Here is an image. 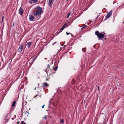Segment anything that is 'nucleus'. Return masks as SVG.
<instances>
[{
	"instance_id": "38",
	"label": "nucleus",
	"mask_w": 124,
	"mask_h": 124,
	"mask_svg": "<svg viewBox=\"0 0 124 124\" xmlns=\"http://www.w3.org/2000/svg\"><path fill=\"white\" fill-rule=\"evenodd\" d=\"M85 117H84V119H85Z\"/></svg>"
},
{
	"instance_id": "3",
	"label": "nucleus",
	"mask_w": 124,
	"mask_h": 124,
	"mask_svg": "<svg viewBox=\"0 0 124 124\" xmlns=\"http://www.w3.org/2000/svg\"><path fill=\"white\" fill-rule=\"evenodd\" d=\"M35 17H34L32 15H29V19L30 21H35V20L37 19H35Z\"/></svg>"
},
{
	"instance_id": "27",
	"label": "nucleus",
	"mask_w": 124,
	"mask_h": 124,
	"mask_svg": "<svg viewBox=\"0 0 124 124\" xmlns=\"http://www.w3.org/2000/svg\"><path fill=\"white\" fill-rule=\"evenodd\" d=\"M98 90H99V87L98 86Z\"/></svg>"
},
{
	"instance_id": "18",
	"label": "nucleus",
	"mask_w": 124,
	"mask_h": 124,
	"mask_svg": "<svg viewBox=\"0 0 124 124\" xmlns=\"http://www.w3.org/2000/svg\"><path fill=\"white\" fill-rule=\"evenodd\" d=\"M57 68L58 66H57L56 68H53V69H54V70L56 71L57 70Z\"/></svg>"
},
{
	"instance_id": "13",
	"label": "nucleus",
	"mask_w": 124,
	"mask_h": 124,
	"mask_svg": "<svg viewBox=\"0 0 124 124\" xmlns=\"http://www.w3.org/2000/svg\"><path fill=\"white\" fill-rule=\"evenodd\" d=\"M31 1L34 3H36L37 2L38 0H31Z\"/></svg>"
},
{
	"instance_id": "30",
	"label": "nucleus",
	"mask_w": 124,
	"mask_h": 124,
	"mask_svg": "<svg viewBox=\"0 0 124 124\" xmlns=\"http://www.w3.org/2000/svg\"><path fill=\"white\" fill-rule=\"evenodd\" d=\"M19 123V122H18V123H17V124H18Z\"/></svg>"
},
{
	"instance_id": "24",
	"label": "nucleus",
	"mask_w": 124,
	"mask_h": 124,
	"mask_svg": "<svg viewBox=\"0 0 124 124\" xmlns=\"http://www.w3.org/2000/svg\"><path fill=\"white\" fill-rule=\"evenodd\" d=\"M66 34L67 35H68L69 34H71V33L70 32L68 33L67 32H66Z\"/></svg>"
},
{
	"instance_id": "37",
	"label": "nucleus",
	"mask_w": 124,
	"mask_h": 124,
	"mask_svg": "<svg viewBox=\"0 0 124 124\" xmlns=\"http://www.w3.org/2000/svg\"><path fill=\"white\" fill-rule=\"evenodd\" d=\"M66 0L67 1H68V0Z\"/></svg>"
},
{
	"instance_id": "8",
	"label": "nucleus",
	"mask_w": 124,
	"mask_h": 124,
	"mask_svg": "<svg viewBox=\"0 0 124 124\" xmlns=\"http://www.w3.org/2000/svg\"><path fill=\"white\" fill-rule=\"evenodd\" d=\"M49 86V84H47L46 83H42V86L43 87L45 86L48 87Z\"/></svg>"
},
{
	"instance_id": "17",
	"label": "nucleus",
	"mask_w": 124,
	"mask_h": 124,
	"mask_svg": "<svg viewBox=\"0 0 124 124\" xmlns=\"http://www.w3.org/2000/svg\"><path fill=\"white\" fill-rule=\"evenodd\" d=\"M66 23L62 27V28L64 29V28H65V26L66 25Z\"/></svg>"
},
{
	"instance_id": "31",
	"label": "nucleus",
	"mask_w": 124,
	"mask_h": 124,
	"mask_svg": "<svg viewBox=\"0 0 124 124\" xmlns=\"http://www.w3.org/2000/svg\"><path fill=\"white\" fill-rule=\"evenodd\" d=\"M36 89V88H34V90H35Z\"/></svg>"
},
{
	"instance_id": "35",
	"label": "nucleus",
	"mask_w": 124,
	"mask_h": 124,
	"mask_svg": "<svg viewBox=\"0 0 124 124\" xmlns=\"http://www.w3.org/2000/svg\"><path fill=\"white\" fill-rule=\"evenodd\" d=\"M85 100H84V102H85Z\"/></svg>"
},
{
	"instance_id": "22",
	"label": "nucleus",
	"mask_w": 124,
	"mask_h": 124,
	"mask_svg": "<svg viewBox=\"0 0 124 124\" xmlns=\"http://www.w3.org/2000/svg\"><path fill=\"white\" fill-rule=\"evenodd\" d=\"M47 118V116H45L44 117H43V118H44L45 119H46Z\"/></svg>"
},
{
	"instance_id": "9",
	"label": "nucleus",
	"mask_w": 124,
	"mask_h": 124,
	"mask_svg": "<svg viewBox=\"0 0 124 124\" xmlns=\"http://www.w3.org/2000/svg\"><path fill=\"white\" fill-rule=\"evenodd\" d=\"M32 43V42H28L26 45V46H27L28 48H30V46H31V43Z\"/></svg>"
},
{
	"instance_id": "21",
	"label": "nucleus",
	"mask_w": 124,
	"mask_h": 124,
	"mask_svg": "<svg viewBox=\"0 0 124 124\" xmlns=\"http://www.w3.org/2000/svg\"><path fill=\"white\" fill-rule=\"evenodd\" d=\"M4 19V16H2V20L1 23H2V22L3 21Z\"/></svg>"
},
{
	"instance_id": "36",
	"label": "nucleus",
	"mask_w": 124,
	"mask_h": 124,
	"mask_svg": "<svg viewBox=\"0 0 124 124\" xmlns=\"http://www.w3.org/2000/svg\"><path fill=\"white\" fill-rule=\"evenodd\" d=\"M39 85V84H38V85Z\"/></svg>"
},
{
	"instance_id": "20",
	"label": "nucleus",
	"mask_w": 124,
	"mask_h": 124,
	"mask_svg": "<svg viewBox=\"0 0 124 124\" xmlns=\"http://www.w3.org/2000/svg\"><path fill=\"white\" fill-rule=\"evenodd\" d=\"M70 14V12L69 13H68V15L67 16V18H68L69 17Z\"/></svg>"
},
{
	"instance_id": "4",
	"label": "nucleus",
	"mask_w": 124,
	"mask_h": 124,
	"mask_svg": "<svg viewBox=\"0 0 124 124\" xmlns=\"http://www.w3.org/2000/svg\"><path fill=\"white\" fill-rule=\"evenodd\" d=\"M112 11H111L107 14V15L105 16L106 18V19L108 18L111 16L112 13Z\"/></svg>"
},
{
	"instance_id": "25",
	"label": "nucleus",
	"mask_w": 124,
	"mask_h": 124,
	"mask_svg": "<svg viewBox=\"0 0 124 124\" xmlns=\"http://www.w3.org/2000/svg\"><path fill=\"white\" fill-rule=\"evenodd\" d=\"M45 106V105H43L42 107V108H44V107Z\"/></svg>"
},
{
	"instance_id": "7",
	"label": "nucleus",
	"mask_w": 124,
	"mask_h": 124,
	"mask_svg": "<svg viewBox=\"0 0 124 124\" xmlns=\"http://www.w3.org/2000/svg\"><path fill=\"white\" fill-rule=\"evenodd\" d=\"M23 49V46L21 45L20 46L17 51L19 52L20 53L22 51Z\"/></svg>"
},
{
	"instance_id": "15",
	"label": "nucleus",
	"mask_w": 124,
	"mask_h": 124,
	"mask_svg": "<svg viewBox=\"0 0 124 124\" xmlns=\"http://www.w3.org/2000/svg\"><path fill=\"white\" fill-rule=\"evenodd\" d=\"M63 30L62 28L61 29L60 31H59L58 33V34H59Z\"/></svg>"
},
{
	"instance_id": "16",
	"label": "nucleus",
	"mask_w": 124,
	"mask_h": 124,
	"mask_svg": "<svg viewBox=\"0 0 124 124\" xmlns=\"http://www.w3.org/2000/svg\"><path fill=\"white\" fill-rule=\"evenodd\" d=\"M63 30L62 28L61 29L60 31H59L58 33V34H59Z\"/></svg>"
},
{
	"instance_id": "26",
	"label": "nucleus",
	"mask_w": 124,
	"mask_h": 124,
	"mask_svg": "<svg viewBox=\"0 0 124 124\" xmlns=\"http://www.w3.org/2000/svg\"><path fill=\"white\" fill-rule=\"evenodd\" d=\"M29 3L30 4H32V3L31 2H30V1H29Z\"/></svg>"
},
{
	"instance_id": "11",
	"label": "nucleus",
	"mask_w": 124,
	"mask_h": 124,
	"mask_svg": "<svg viewBox=\"0 0 124 124\" xmlns=\"http://www.w3.org/2000/svg\"><path fill=\"white\" fill-rule=\"evenodd\" d=\"M16 103V102L15 101H14L13 102L12 104L11 105V107H13L14 106L15 104Z\"/></svg>"
},
{
	"instance_id": "33",
	"label": "nucleus",
	"mask_w": 124,
	"mask_h": 124,
	"mask_svg": "<svg viewBox=\"0 0 124 124\" xmlns=\"http://www.w3.org/2000/svg\"><path fill=\"white\" fill-rule=\"evenodd\" d=\"M56 43V42H55L54 43V44H55V43Z\"/></svg>"
},
{
	"instance_id": "19",
	"label": "nucleus",
	"mask_w": 124,
	"mask_h": 124,
	"mask_svg": "<svg viewBox=\"0 0 124 124\" xmlns=\"http://www.w3.org/2000/svg\"><path fill=\"white\" fill-rule=\"evenodd\" d=\"M82 51L84 52H85V48H84L82 49Z\"/></svg>"
},
{
	"instance_id": "14",
	"label": "nucleus",
	"mask_w": 124,
	"mask_h": 124,
	"mask_svg": "<svg viewBox=\"0 0 124 124\" xmlns=\"http://www.w3.org/2000/svg\"><path fill=\"white\" fill-rule=\"evenodd\" d=\"M82 28L81 29V30H82L85 27V25L84 24L82 26H81Z\"/></svg>"
},
{
	"instance_id": "1",
	"label": "nucleus",
	"mask_w": 124,
	"mask_h": 124,
	"mask_svg": "<svg viewBox=\"0 0 124 124\" xmlns=\"http://www.w3.org/2000/svg\"><path fill=\"white\" fill-rule=\"evenodd\" d=\"M35 9V12L33 14L35 17H36V19H38L41 16V14L42 11V8L39 6H37Z\"/></svg>"
},
{
	"instance_id": "10",
	"label": "nucleus",
	"mask_w": 124,
	"mask_h": 124,
	"mask_svg": "<svg viewBox=\"0 0 124 124\" xmlns=\"http://www.w3.org/2000/svg\"><path fill=\"white\" fill-rule=\"evenodd\" d=\"M50 65H49V64H48L47 67L46 68V70L45 71V72L47 73L48 72V70L49 68Z\"/></svg>"
},
{
	"instance_id": "34",
	"label": "nucleus",
	"mask_w": 124,
	"mask_h": 124,
	"mask_svg": "<svg viewBox=\"0 0 124 124\" xmlns=\"http://www.w3.org/2000/svg\"><path fill=\"white\" fill-rule=\"evenodd\" d=\"M65 46H64V47H65Z\"/></svg>"
},
{
	"instance_id": "6",
	"label": "nucleus",
	"mask_w": 124,
	"mask_h": 124,
	"mask_svg": "<svg viewBox=\"0 0 124 124\" xmlns=\"http://www.w3.org/2000/svg\"><path fill=\"white\" fill-rule=\"evenodd\" d=\"M23 10L21 8H20L19 10V13L21 16L22 15L23 13Z\"/></svg>"
},
{
	"instance_id": "12",
	"label": "nucleus",
	"mask_w": 124,
	"mask_h": 124,
	"mask_svg": "<svg viewBox=\"0 0 124 124\" xmlns=\"http://www.w3.org/2000/svg\"><path fill=\"white\" fill-rule=\"evenodd\" d=\"M60 121L61 123H62L63 124L64 123V120L63 119H61L60 120Z\"/></svg>"
},
{
	"instance_id": "29",
	"label": "nucleus",
	"mask_w": 124,
	"mask_h": 124,
	"mask_svg": "<svg viewBox=\"0 0 124 124\" xmlns=\"http://www.w3.org/2000/svg\"><path fill=\"white\" fill-rule=\"evenodd\" d=\"M123 23H124V21L123 22Z\"/></svg>"
},
{
	"instance_id": "32",
	"label": "nucleus",
	"mask_w": 124,
	"mask_h": 124,
	"mask_svg": "<svg viewBox=\"0 0 124 124\" xmlns=\"http://www.w3.org/2000/svg\"><path fill=\"white\" fill-rule=\"evenodd\" d=\"M87 24H88V25H89V24L88 23H87Z\"/></svg>"
},
{
	"instance_id": "5",
	"label": "nucleus",
	"mask_w": 124,
	"mask_h": 124,
	"mask_svg": "<svg viewBox=\"0 0 124 124\" xmlns=\"http://www.w3.org/2000/svg\"><path fill=\"white\" fill-rule=\"evenodd\" d=\"M54 0H49L48 3V5L50 7H51L52 5V4Z\"/></svg>"
},
{
	"instance_id": "23",
	"label": "nucleus",
	"mask_w": 124,
	"mask_h": 124,
	"mask_svg": "<svg viewBox=\"0 0 124 124\" xmlns=\"http://www.w3.org/2000/svg\"><path fill=\"white\" fill-rule=\"evenodd\" d=\"M36 58V57H35V58H34L32 60V61H34L35 60V59Z\"/></svg>"
},
{
	"instance_id": "2",
	"label": "nucleus",
	"mask_w": 124,
	"mask_h": 124,
	"mask_svg": "<svg viewBox=\"0 0 124 124\" xmlns=\"http://www.w3.org/2000/svg\"><path fill=\"white\" fill-rule=\"evenodd\" d=\"M95 34L98 37L100 38H103L105 36L103 34L100 33L98 31H95Z\"/></svg>"
},
{
	"instance_id": "28",
	"label": "nucleus",
	"mask_w": 124,
	"mask_h": 124,
	"mask_svg": "<svg viewBox=\"0 0 124 124\" xmlns=\"http://www.w3.org/2000/svg\"><path fill=\"white\" fill-rule=\"evenodd\" d=\"M71 34V36L72 37H73V35H72V34Z\"/></svg>"
}]
</instances>
